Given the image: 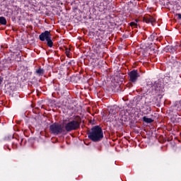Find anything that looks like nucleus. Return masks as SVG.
Returning a JSON list of instances; mask_svg holds the SVG:
<instances>
[{
  "label": "nucleus",
  "instance_id": "obj_16",
  "mask_svg": "<svg viewBox=\"0 0 181 181\" xmlns=\"http://www.w3.org/2000/svg\"><path fill=\"white\" fill-rule=\"evenodd\" d=\"M23 141V140L21 139V142Z\"/></svg>",
  "mask_w": 181,
  "mask_h": 181
},
{
  "label": "nucleus",
  "instance_id": "obj_12",
  "mask_svg": "<svg viewBox=\"0 0 181 181\" xmlns=\"http://www.w3.org/2000/svg\"><path fill=\"white\" fill-rule=\"evenodd\" d=\"M147 111H148V112H151V111H152V109H151V107H148V108H147Z\"/></svg>",
  "mask_w": 181,
  "mask_h": 181
},
{
  "label": "nucleus",
  "instance_id": "obj_15",
  "mask_svg": "<svg viewBox=\"0 0 181 181\" xmlns=\"http://www.w3.org/2000/svg\"><path fill=\"white\" fill-rule=\"evenodd\" d=\"M0 23H1V17H0Z\"/></svg>",
  "mask_w": 181,
  "mask_h": 181
},
{
  "label": "nucleus",
  "instance_id": "obj_7",
  "mask_svg": "<svg viewBox=\"0 0 181 181\" xmlns=\"http://www.w3.org/2000/svg\"><path fill=\"white\" fill-rule=\"evenodd\" d=\"M143 121L144 122H146V124H152V122H153V119H152L151 118H148L146 117H143Z\"/></svg>",
  "mask_w": 181,
  "mask_h": 181
},
{
  "label": "nucleus",
  "instance_id": "obj_11",
  "mask_svg": "<svg viewBox=\"0 0 181 181\" xmlns=\"http://www.w3.org/2000/svg\"><path fill=\"white\" fill-rule=\"evenodd\" d=\"M130 26H132V28H136V26H138V23H135V22H131Z\"/></svg>",
  "mask_w": 181,
  "mask_h": 181
},
{
  "label": "nucleus",
  "instance_id": "obj_10",
  "mask_svg": "<svg viewBox=\"0 0 181 181\" xmlns=\"http://www.w3.org/2000/svg\"><path fill=\"white\" fill-rule=\"evenodd\" d=\"M1 25H6V19L4 17H1Z\"/></svg>",
  "mask_w": 181,
  "mask_h": 181
},
{
  "label": "nucleus",
  "instance_id": "obj_5",
  "mask_svg": "<svg viewBox=\"0 0 181 181\" xmlns=\"http://www.w3.org/2000/svg\"><path fill=\"white\" fill-rule=\"evenodd\" d=\"M39 38L41 42H45V40H49V39H52V34H50V31L46 30L40 35Z\"/></svg>",
  "mask_w": 181,
  "mask_h": 181
},
{
  "label": "nucleus",
  "instance_id": "obj_3",
  "mask_svg": "<svg viewBox=\"0 0 181 181\" xmlns=\"http://www.w3.org/2000/svg\"><path fill=\"white\" fill-rule=\"evenodd\" d=\"M49 129L54 135H59V134L63 132V126L59 124V123H54L50 126Z\"/></svg>",
  "mask_w": 181,
  "mask_h": 181
},
{
  "label": "nucleus",
  "instance_id": "obj_9",
  "mask_svg": "<svg viewBox=\"0 0 181 181\" xmlns=\"http://www.w3.org/2000/svg\"><path fill=\"white\" fill-rule=\"evenodd\" d=\"M47 45L49 47H53V41H52V38L47 40Z\"/></svg>",
  "mask_w": 181,
  "mask_h": 181
},
{
  "label": "nucleus",
  "instance_id": "obj_1",
  "mask_svg": "<svg viewBox=\"0 0 181 181\" xmlns=\"http://www.w3.org/2000/svg\"><path fill=\"white\" fill-rule=\"evenodd\" d=\"M88 138L93 141V142H100L104 138V133L103 132V129L100 126L93 127L88 132Z\"/></svg>",
  "mask_w": 181,
  "mask_h": 181
},
{
  "label": "nucleus",
  "instance_id": "obj_6",
  "mask_svg": "<svg viewBox=\"0 0 181 181\" xmlns=\"http://www.w3.org/2000/svg\"><path fill=\"white\" fill-rule=\"evenodd\" d=\"M144 22H146V23H155L156 20L153 16H148L144 18Z\"/></svg>",
  "mask_w": 181,
  "mask_h": 181
},
{
  "label": "nucleus",
  "instance_id": "obj_8",
  "mask_svg": "<svg viewBox=\"0 0 181 181\" xmlns=\"http://www.w3.org/2000/svg\"><path fill=\"white\" fill-rule=\"evenodd\" d=\"M36 73L39 76H43V74H45V70L40 68L36 71Z\"/></svg>",
  "mask_w": 181,
  "mask_h": 181
},
{
  "label": "nucleus",
  "instance_id": "obj_13",
  "mask_svg": "<svg viewBox=\"0 0 181 181\" xmlns=\"http://www.w3.org/2000/svg\"><path fill=\"white\" fill-rule=\"evenodd\" d=\"M177 15L179 19H181V14H180V13H178V14H177Z\"/></svg>",
  "mask_w": 181,
  "mask_h": 181
},
{
  "label": "nucleus",
  "instance_id": "obj_4",
  "mask_svg": "<svg viewBox=\"0 0 181 181\" xmlns=\"http://www.w3.org/2000/svg\"><path fill=\"white\" fill-rule=\"evenodd\" d=\"M138 77H139V74L136 70H133L129 73V81H131V83H136Z\"/></svg>",
  "mask_w": 181,
  "mask_h": 181
},
{
  "label": "nucleus",
  "instance_id": "obj_14",
  "mask_svg": "<svg viewBox=\"0 0 181 181\" xmlns=\"http://www.w3.org/2000/svg\"><path fill=\"white\" fill-rule=\"evenodd\" d=\"M66 56L69 57V52H66Z\"/></svg>",
  "mask_w": 181,
  "mask_h": 181
},
{
  "label": "nucleus",
  "instance_id": "obj_2",
  "mask_svg": "<svg viewBox=\"0 0 181 181\" xmlns=\"http://www.w3.org/2000/svg\"><path fill=\"white\" fill-rule=\"evenodd\" d=\"M64 128L67 132H71V131H76L80 128V123L77 120H71L65 124Z\"/></svg>",
  "mask_w": 181,
  "mask_h": 181
}]
</instances>
